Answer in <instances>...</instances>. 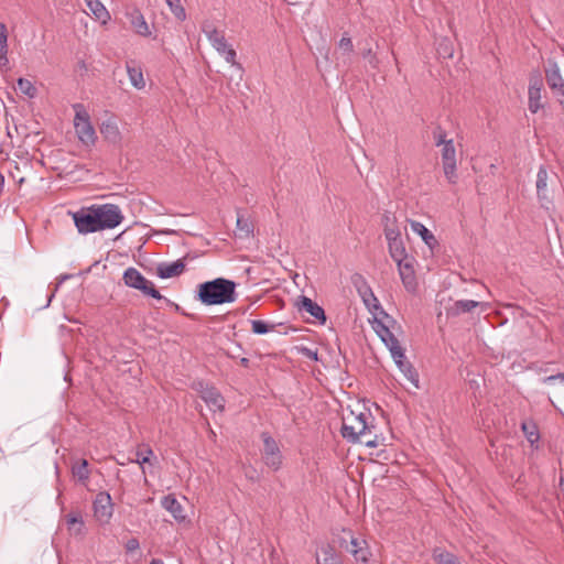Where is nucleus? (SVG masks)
<instances>
[{
	"label": "nucleus",
	"instance_id": "obj_16",
	"mask_svg": "<svg viewBox=\"0 0 564 564\" xmlns=\"http://www.w3.org/2000/svg\"><path fill=\"white\" fill-rule=\"evenodd\" d=\"M297 310L310 314L319 324H325L326 315L322 306L307 296H300L296 302Z\"/></svg>",
	"mask_w": 564,
	"mask_h": 564
},
{
	"label": "nucleus",
	"instance_id": "obj_7",
	"mask_svg": "<svg viewBox=\"0 0 564 564\" xmlns=\"http://www.w3.org/2000/svg\"><path fill=\"white\" fill-rule=\"evenodd\" d=\"M98 218L100 231L112 229L119 226L123 220V215L118 205L102 204L94 205Z\"/></svg>",
	"mask_w": 564,
	"mask_h": 564
},
{
	"label": "nucleus",
	"instance_id": "obj_25",
	"mask_svg": "<svg viewBox=\"0 0 564 564\" xmlns=\"http://www.w3.org/2000/svg\"><path fill=\"white\" fill-rule=\"evenodd\" d=\"M161 505L166 511H169L173 516V518L176 521L182 522L186 519L184 508L173 495H167L163 497L161 500Z\"/></svg>",
	"mask_w": 564,
	"mask_h": 564
},
{
	"label": "nucleus",
	"instance_id": "obj_18",
	"mask_svg": "<svg viewBox=\"0 0 564 564\" xmlns=\"http://www.w3.org/2000/svg\"><path fill=\"white\" fill-rule=\"evenodd\" d=\"M200 397L213 411L223 412L225 409V399L214 387H206L200 391Z\"/></svg>",
	"mask_w": 564,
	"mask_h": 564
},
{
	"label": "nucleus",
	"instance_id": "obj_5",
	"mask_svg": "<svg viewBox=\"0 0 564 564\" xmlns=\"http://www.w3.org/2000/svg\"><path fill=\"white\" fill-rule=\"evenodd\" d=\"M339 546L351 553L357 562L367 563L371 556L367 541L354 535L350 530H343V535L339 538Z\"/></svg>",
	"mask_w": 564,
	"mask_h": 564
},
{
	"label": "nucleus",
	"instance_id": "obj_15",
	"mask_svg": "<svg viewBox=\"0 0 564 564\" xmlns=\"http://www.w3.org/2000/svg\"><path fill=\"white\" fill-rule=\"evenodd\" d=\"M397 265L404 288L408 291H414L416 288V278L413 267V259L411 257L404 258V260L397 262Z\"/></svg>",
	"mask_w": 564,
	"mask_h": 564
},
{
	"label": "nucleus",
	"instance_id": "obj_28",
	"mask_svg": "<svg viewBox=\"0 0 564 564\" xmlns=\"http://www.w3.org/2000/svg\"><path fill=\"white\" fill-rule=\"evenodd\" d=\"M93 17L107 24L110 21V13L100 0H84Z\"/></svg>",
	"mask_w": 564,
	"mask_h": 564
},
{
	"label": "nucleus",
	"instance_id": "obj_47",
	"mask_svg": "<svg viewBox=\"0 0 564 564\" xmlns=\"http://www.w3.org/2000/svg\"><path fill=\"white\" fill-rule=\"evenodd\" d=\"M556 380H561V381H564V372L563 373H557V375H552V376H549V377H545L543 379V382L544 383H553L554 381Z\"/></svg>",
	"mask_w": 564,
	"mask_h": 564
},
{
	"label": "nucleus",
	"instance_id": "obj_41",
	"mask_svg": "<svg viewBox=\"0 0 564 564\" xmlns=\"http://www.w3.org/2000/svg\"><path fill=\"white\" fill-rule=\"evenodd\" d=\"M438 54L444 58H449L453 56V46L447 39H443L438 44Z\"/></svg>",
	"mask_w": 564,
	"mask_h": 564
},
{
	"label": "nucleus",
	"instance_id": "obj_19",
	"mask_svg": "<svg viewBox=\"0 0 564 564\" xmlns=\"http://www.w3.org/2000/svg\"><path fill=\"white\" fill-rule=\"evenodd\" d=\"M185 270L184 259L174 262H163L156 267V274L161 279H170L181 275Z\"/></svg>",
	"mask_w": 564,
	"mask_h": 564
},
{
	"label": "nucleus",
	"instance_id": "obj_48",
	"mask_svg": "<svg viewBox=\"0 0 564 564\" xmlns=\"http://www.w3.org/2000/svg\"><path fill=\"white\" fill-rule=\"evenodd\" d=\"M304 354L306 357L311 358V359H314V360H317V352L316 351H313L308 348H304L303 349Z\"/></svg>",
	"mask_w": 564,
	"mask_h": 564
},
{
	"label": "nucleus",
	"instance_id": "obj_32",
	"mask_svg": "<svg viewBox=\"0 0 564 564\" xmlns=\"http://www.w3.org/2000/svg\"><path fill=\"white\" fill-rule=\"evenodd\" d=\"M432 556L437 564H462L455 554L442 547H435Z\"/></svg>",
	"mask_w": 564,
	"mask_h": 564
},
{
	"label": "nucleus",
	"instance_id": "obj_33",
	"mask_svg": "<svg viewBox=\"0 0 564 564\" xmlns=\"http://www.w3.org/2000/svg\"><path fill=\"white\" fill-rule=\"evenodd\" d=\"M8 54V31L4 23H0V67H7L9 59Z\"/></svg>",
	"mask_w": 564,
	"mask_h": 564
},
{
	"label": "nucleus",
	"instance_id": "obj_46",
	"mask_svg": "<svg viewBox=\"0 0 564 564\" xmlns=\"http://www.w3.org/2000/svg\"><path fill=\"white\" fill-rule=\"evenodd\" d=\"M237 226L241 231H245L247 235L251 230L249 224L240 217H238L237 219Z\"/></svg>",
	"mask_w": 564,
	"mask_h": 564
},
{
	"label": "nucleus",
	"instance_id": "obj_45",
	"mask_svg": "<svg viewBox=\"0 0 564 564\" xmlns=\"http://www.w3.org/2000/svg\"><path fill=\"white\" fill-rule=\"evenodd\" d=\"M139 546H140V543H139L138 539H135V538L128 540L126 543V550L128 552H133V551L138 550Z\"/></svg>",
	"mask_w": 564,
	"mask_h": 564
},
{
	"label": "nucleus",
	"instance_id": "obj_52",
	"mask_svg": "<svg viewBox=\"0 0 564 564\" xmlns=\"http://www.w3.org/2000/svg\"><path fill=\"white\" fill-rule=\"evenodd\" d=\"M560 485H561V487H563V489H564V476H562V477L560 478Z\"/></svg>",
	"mask_w": 564,
	"mask_h": 564
},
{
	"label": "nucleus",
	"instance_id": "obj_37",
	"mask_svg": "<svg viewBox=\"0 0 564 564\" xmlns=\"http://www.w3.org/2000/svg\"><path fill=\"white\" fill-rule=\"evenodd\" d=\"M135 455L137 458L130 459V462L138 463L141 466L142 471L144 473L143 465L150 463V459L153 456V451L150 447H147L144 451L138 449Z\"/></svg>",
	"mask_w": 564,
	"mask_h": 564
},
{
	"label": "nucleus",
	"instance_id": "obj_27",
	"mask_svg": "<svg viewBox=\"0 0 564 564\" xmlns=\"http://www.w3.org/2000/svg\"><path fill=\"white\" fill-rule=\"evenodd\" d=\"M100 133L105 140L112 144H118L121 141L119 127L113 119H108L101 123Z\"/></svg>",
	"mask_w": 564,
	"mask_h": 564
},
{
	"label": "nucleus",
	"instance_id": "obj_51",
	"mask_svg": "<svg viewBox=\"0 0 564 564\" xmlns=\"http://www.w3.org/2000/svg\"><path fill=\"white\" fill-rule=\"evenodd\" d=\"M209 437L215 441L216 438V433L213 431V430H209Z\"/></svg>",
	"mask_w": 564,
	"mask_h": 564
},
{
	"label": "nucleus",
	"instance_id": "obj_23",
	"mask_svg": "<svg viewBox=\"0 0 564 564\" xmlns=\"http://www.w3.org/2000/svg\"><path fill=\"white\" fill-rule=\"evenodd\" d=\"M126 70L131 85L135 89L142 90L145 87V79L141 66L135 61H128L126 63Z\"/></svg>",
	"mask_w": 564,
	"mask_h": 564
},
{
	"label": "nucleus",
	"instance_id": "obj_53",
	"mask_svg": "<svg viewBox=\"0 0 564 564\" xmlns=\"http://www.w3.org/2000/svg\"><path fill=\"white\" fill-rule=\"evenodd\" d=\"M174 230H166L165 234H174Z\"/></svg>",
	"mask_w": 564,
	"mask_h": 564
},
{
	"label": "nucleus",
	"instance_id": "obj_13",
	"mask_svg": "<svg viewBox=\"0 0 564 564\" xmlns=\"http://www.w3.org/2000/svg\"><path fill=\"white\" fill-rule=\"evenodd\" d=\"M546 83L556 98L564 97V79L560 67L554 61H549L545 67Z\"/></svg>",
	"mask_w": 564,
	"mask_h": 564
},
{
	"label": "nucleus",
	"instance_id": "obj_31",
	"mask_svg": "<svg viewBox=\"0 0 564 564\" xmlns=\"http://www.w3.org/2000/svg\"><path fill=\"white\" fill-rule=\"evenodd\" d=\"M549 173L545 166H540L536 174V194L540 200H550L546 195Z\"/></svg>",
	"mask_w": 564,
	"mask_h": 564
},
{
	"label": "nucleus",
	"instance_id": "obj_40",
	"mask_svg": "<svg viewBox=\"0 0 564 564\" xmlns=\"http://www.w3.org/2000/svg\"><path fill=\"white\" fill-rule=\"evenodd\" d=\"M522 430L527 436V440L531 443V444H534L535 442L539 441L540 438V435L535 429V425L533 424H527V423H523L522 424Z\"/></svg>",
	"mask_w": 564,
	"mask_h": 564
},
{
	"label": "nucleus",
	"instance_id": "obj_44",
	"mask_svg": "<svg viewBox=\"0 0 564 564\" xmlns=\"http://www.w3.org/2000/svg\"><path fill=\"white\" fill-rule=\"evenodd\" d=\"M364 57L368 59L369 64L372 66V67H377L378 66V58L376 56V54L372 52L371 48H368L364 52Z\"/></svg>",
	"mask_w": 564,
	"mask_h": 564
},
{
	"label": "nucleus",
	"instance_id": "obj_38",
	"mask_svg": "<svg viewBox=\"0 0 564 564\" xmlns=\"http://www.w3.org/2000/svg\"><path fill=\"white\" fill-rule=\"evenodd\" d=\"M251 329L254 334L263 335L274 329V325H269L264 321L252 319L251 321Z\"/></svg>",
	"mask_w": 564,
	"mask_h": 564
},
{
	"label": "nucleus",
	"instance_id": "obj_21",
	"mask_svg": "<svg viewBox=\"0 0 564 564\" xmlns=\"http://www.w3.org/2000/svg\"><path fill=\"white\" fill-rule=\"evenodd\" d=\"M382 226H383V232L387 241H390L392 239L402 238L401 236V229L397 221V218L394 214L390 212H386L382 215Z\"/></svg>",
	"mask_w": 564,
	"mask_h": 564
},
{
	"label": "nucleus",
	"instance_id": "obj_50",
	"mask_svg": "<svg viewBox=\"0 0 564 564\" xmlns=\"http://www.w3.org/2000/svg\"><path fill=\"white\" fill-rule=\"evenodd\" d=\"M151 564H164V562L162 560H160V558H153L151 561Z\"/></svg>",
	"mask_w": 564,
	"mask_h": 564
},
{
	"label": "nucleus",
	"instance_id": "obj_10",
	"mask_svg": "<svg viewBox=\"0 0 564 564\" xmlns=\"http://www.w3.org/2000/svg\"><path fill=\"white\" fill-rule=\"evenodd\" d=\"M373 329L389 349L392 358L402 357V346L393 333L381 321L375 319Z\"/></svg>",
	"mask_w": 564,
	"mask_h": 564
},
{
	"label": "nucleus",
	"instance_id": "obj_11",
	"mask_svg": "<svg viewBox=\"0 0 564 564\" xmlns=\"http://www.w3.org/2000/svg\"><path fill=\"white\" fill-rule=\"evenodd\" d=\"M441 156L443 170L446 178L449 183L456 182V169H457V160H456V149L453 140H448L443 147H441Z\"/></svg>",
	"mask_w": 564,
	"mask_h": 564
},
{
	"label": "nucleus",
	"instance_id": "obj_4",
	"mask_svg": "<svg viewBox=\"0 0 564 564\" xmlns=\"http://www.w3.org/2000/svg\"><path fill=\"white\" fill-rule=\"evenodd\" d=\"M75 111L74 127L76 134L85 145H93L97 140L96 131L90 122V116L83 104L73 106Z\"/></svg>",
	"mask_w": 564,
	"mask_h": 564
},
{
	"label": "nucleus",
	"instance_id": "obj_12",
	"mask_svg": "<svg viewBox=\"0 0 564 564\" xmlns=\"http://www.w3.org/2000/svg\"><path fill=\"white\" fill-rule=\"evenodd\" d=\"M113 513L111 496L106 491H100L94 500V514L100 523H108Z\"/></svg>",
	"mask_w": 564,
	"mask_h": 564
},
{
	"label": "nucleus",
	"instance_id": "obj_17",
	"mask_svg": "<svg viewBox=\"0 0 564 564\" xmlns=\"http://www.w3.org/2000/svg\"><path fill=\"white\" fill-rule=\"evenodd\" d=\"M481 306L484 310L486 305L481 302L474 300H459L446 307V315L448 317H457L464 313L471 312L474 308Z\"/></svg>",
	"mask_w": 564,
	"mask_h": 564
},
{
	"label": "nucleus",
	"instance_id": "obj_2",
	"mask_svg": "<svg viewBox=\"0 0 564 564\" xmlns=\"http://www.w3.org/2000/svg\"><path fill=\"white\" fill-rule=\"evenodd\" d=\"M198 299L205 305L232 303L237 299L236 283L224 278L204 282L198 286Z\"/></svg>",
	"mask_w": 564,
	"mask_h": 564
},
{
	"label": "nucleus",
	"instance_id": "obj_42",
	"mask_svg": "<svg viewBox=\"0 0 564 564\" xmlns=\"http://www.w3.org/2000/svg\"><path fill=\"white\" fill-rule=\"evenodd\" d=\"M338 45H339V48L344 50L347 53H351L352 50H354V44H352L351 39L349 36H346V35H344L340 39Z\"/></svg>",
	"mask_w": 564,
	"mask_h": 564
},
{
	"label": "nucleus",
	"instance_id": "obj_24",
	"mask_svg": "<svg viewBox=\"0 0 564 564\" xmlns=\"http://www.w3.org/2000/svg\"><path fill=\"white\" fill-rule=\"evenodd\" d=\"M409 223L412 231L422 238L430 250L433 251L438 246L436 237L422 223L416 220H409Z\"/></svg>",
	"mask_w": 564,
	"mask_h": 564
},
{
	"label": "nucleus",
	"instance_id": "obj_1",
	"mask_svg": "<svg viewBox=\"0 0 564 564\" xmlns=\"http://www.w3.org/2000/svg\"><path fill=\"white\" fill-rule=\"evenodd\" d=\"M371 415L369 413H355L350 411L343 417L341 435L351 443H364L368 447L377 446L376 438L371 440V429L373 425L369 423Z\"/></svg>",
	"mask_w": 564,
	"mask_h": 564
},
{
	"label": "nucleus",
	"instance_id": "obj_14",
	"mask_svg": "<svg viewBox=\"0 0 564 564\" xmlns=\"http://www.w3.org/2000/svg\"><path fill=\"white\" fill-rule=\"evenodd\" d=\"M542 90H543V82L541 76L538 74L530 78L529 89H528V106L529 110L532 113H536L544 107L542 102Z\"/></svg>",
	"mask_w": 564,
	"mask_h": 564
},
{
	"label": "nucleus",
	"instance_id": "obj_34",
	"mask_svg": "<svg viewBox=\"0 0 564 564\" xmlns=\"http://www.w3.org/2000/svg\"><path fill=\"white\" fill-rule=\"evenodd\" d=\"M72 473L80 482L85 484L89 479L90 471L86 459L78 460L73 467Z\"/></svg>",
	"mask_w": 564,
	"mask_h": 564
},
{
	"label": "nucleus",
	"instance_id": "obj_39",
	"mask_svg": "<svg viewBox=\"0 0 564 564\" xmlns=\"http://www.w3.org/2000/svg\"><path fill=\"white\" fill-rule=\"evenodd\" d=\"M18 88L21 93L29 97H33L35 95L36 88L29 79L20 78L18 80Z\"/></svg>",
	"mask_w": 564,
	"mask_h": 564
},
{
	"label": "nucleus",
	"instance_id": "obj_36",
	"mask_svg": "<svg viewBox=\"0 0 564 564\" xmlns=\"http://www.w3.org/2000/svg\"><path fill=\"white\" fill-rule=\"evenodd\" d=\"M164 1L177 20L184 21L186 19L185 9L181 4L180 0H164Z\"/></svg>",
	"mask_w": 564,
	"mask_h": 564
},
{
	"label": "nucleus",
	"instance_id": "obj_35",
	"mask_svg": "<svg viewBox=\"0 0 564 564\" xmlns=\"http://www.w3.org/2000/svg\"><path fill=\"white\" fill-rule=\"evenodd\" d=\"M68 530L75 534H82L84 529V521L79 513H69L66 517Z\"/></svg>",
	"mask_w": 564,
	"mask_h": 564
},
{
	"label": "nucleus",
	"instance_id": "obj_49",
	"mask_svg": "<svg viewBox=\"0 0 564 564\" xmlns=\"http://www.w3.org/2000/svg\"><path fill=\"white\" fill-rule=\"evenodd\" d=\"M240 365H241V366H243V367H248V365H249V359H248V358H245V357H243V358H241V359H240Z\"/></svg>",
	"mask_w": 564,
	"mask_h": 564
},
{
	"label": "nucleus",
	"instance_id": "obj_8",
	"mask_svg": "<svg viewBox=\"0 0 564 564\" xmlns=\"http://www.w3.org/2000/svg\"><path fill=\"white\" fill-rule=\"evenodd\" d=\"M261 438L263 442L262 459L264 464L274 471L279 470L283 463V456L276 441L267 432L261 434Z\"/></svg>",
	"mask_w": 564,
	"mask_h": 564
},
{
	"label": "nucleus",
	"instance_id": "obj_26",
	"mask_svg": "<svg viewBox=\"0 0 564 564\" xmlns=\"http://www.w3.org/2000/svg\"><path fill=\"white\" fill-rule=\"evenodd\" d=\"M355 285L357 288L358 293L360 294L362 301L368 307H378V300L375 296L371 288L368 285V283L364 280L361 275H357L355 280Z\"/></svg>",
	"mask_w": 564,
	"mask_h": 564
},
{
	"label": "nucleus",
	"instance_id": "obj_29",
	"mask_svg": "<svg viewBox=\"0 0 564 564\" xmlns=\"http://www.w3.org/2000/svg\"><path fill=\"white\" fill-rule=\"evenodd\" d=\"M317 564H343L335 549L329 544L323 545L316 554Z\"/></svg>",
	"mask_w": 564,
	"mask_h": 564
},
{
	"label": "nucleus",
	"instance_id": "obj_30",
	"mask_svg": "<svg viewBox=\"0 0 564 564\" xmlns=\"http://www.w3.org/2000/svg\"><path fill=\"white\" fill-rule=\"evenodd\" d=\"M387 242H388V249H389L390 257L395 262H400V260H404V258L409 257L402 238L392 239Z\"/></svg>",
	"mask_w": 564,
	"mask_h": 564
},
{
	"label": "nucleus",
	"instance_id": "obj_6",
	"mask_svg": "<svg viewBox=\"0 0 564 564\" xmlns=\"http://www.w3.org/2000/svg\"><path fill=\"white\" fill-rule=\"evenodd\" d=\"M123 281L124 284L129 288L135 289L141 291L144 295H149L156 300H162L163 296L161 293L155 289L153 282L145 279L140 271H138L135 268H128L123 272Z\"/></svg>",
	"mask_w": 564,
	"mask_h": 564
},
{
	"label": "nucleus",
	"instance_id": "obj_22",
	"mask_svg": "<svg viewBox=\"0 0 564 564\" xmlns=\"http://www.w3.org/2000/svg\"><path fill=\"white\" fill-rule=\"evenodd\" d=\"M395 365L400 369V371L404 375V377L411 382V384L415 388H420V379L419 373L414 369V367L406 361L404 349L402 350V357L401 358H393Z\"/></svg>",
	"mask_w": 564,
	"mask_h": 564
},
{
	"label": "nucleus",
	"instance_id": "obj_9",
	"mask_svg": "<svg viewBox=\"0 0 564 564\" xmlns=\"http://www.w3.org/2000/svg\"><path fill=\"white\" fill-rule=\"evenodd\" d=\"M72 216L79 234L87 235L100 231L94 205L88 208H82L73 213Z\"/></svg>",
	"mask_w": 564,
	"mask_h": 564
},
{
	"label": "nucleus",
	"instance_id": "obj_3",
	"mask_svg": "<svg viewBox=\"0 0 564 564\" xmlns=\"http://www.w3.org/2000/svg\"><path fill=\"white\" fill-rule=\"evenodd\" d=\"M202 32L209 41L213 48L221 57H224V59L228 64H230L239 70H242V65L239 62H237V53L235 48L227 42L224 31L218 30L213 22L205 21L202 24Z\"/></svg>",
	"mask_w": 564,
	"mask_h": 564
},
{
	"label": "nucleus",
	"instance_id": "obj_43",
	"mask_svg": "<svg viewBox=\"0 0 564 564\" xmlns=\"http://www.w3.org/2000/svg\"><path fill=\"white\" fill-rule=\"evenodd\" d=\"M434 140L436 147H443L449 139L446 138V133L443 130L438 129L434 131Z\"/></svg>",
	"mask_w": 564,
	"mask_h": 564
},
{
	"label": "nucleus",
	"instance_id": "obj_20",
	"mask_svg": "<svg viewBox=\"0 0 564 564\" xmlns=\"http://www.w3.org/2000/svg\"><path fill=\"white\" fill-rule=\"evenodd\" d=\"M126 15L137 34L145 37L151 35L149 24L140 10L132 9L131 11H128Z\"/></svg>",
	"mask_w": 564,
	"mask_h": 564
}]
</instances>
